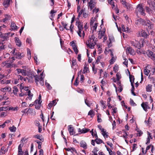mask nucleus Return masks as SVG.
Listing matches in <instances>:
<instances>
[{
	"label": "nucleus",
	"mask_w": 155,
	"mask_h": 155,
	"mask_svg": "<svg viewBox=\"0 0 155 155\" xmlns=\"http://www.w3.org/2000/svg\"><path fill=\"white\" fill-rule=\"evenodd\" d=\"M95 37L94 35L89 36V39L86 43L87 46L91 49L94 48L95 45L96 44V41H95Z\"/></svg>",
	"instance_id": "1"
},
{
	"label": "nucleus",
	"mask_w": 155,
	"mask_h": 155,
	"mask_svg": "<svg viewBox=\"0 0 155 155\" xmlns=\"http://www.w3.org/2000/svg\"><path fill=\"white\" fill-rule=\"evenodd\" d=\"M15 39L16 45L18 47H20L21 45V42L20 40L17 37H15Z\"/></svg>",
	"instance_id": "15"
},
{
	"label": "nucleus",
	"mask_w": 155,
	"mask_h": 155,
	"mask_svg": "<svg viewBox=\"0 0 155 155\" xmlns=\"http://www.w3.org/2000/svg\"><path fill=\"white\" fill-rule=\"evenodd\" d=\"M72 43V46L73 47V49L74 50V51L76 54L78 53V51L77 49L76 45L74 44V43L72 41L71 42V43Z\"/></svg>",
	"instance_id": "12"
},
{
	"label": "nucleus",
	"mask_w": 155,
	"mask_h": 155,
	"mask_svg": "<svg viewBox=\"0 0 155 155\" xmlns=\"http://www.w3.org/2000/svg\"><path fill=\"white\" fill-rule=\"evenodd\" d=\"M9 129L12 132H15L16 130V128L14 126H13L12 127H10L9 128Z\"/></svg>",
	"instance_id": "31"
},
{
	"label": "nucleus",
	"mask_w": 155,
	"mask_h": 155,
	"mask_svg": "<svg viewBox=\"0 0 155 155\" xmlns=\"http://www.w3.org/2000/svg\"><path fill=\"white\" fill-rule=\"evenodd\" d=\"M146 9L147 12H148L149 13H150L151 10L148 7H146Z\"/></svg>",
	"instance_id": "59"
},
{
	"label": "nucleus",
	"mask_w": 155,
	"mask_h": 155,
	"mask_svg": "<svg viewBox=\"0 0 155 155\" xmlns=\"http://www.w3.org/2000/svg\"><path fill=\"white\" fill-rule=\"evenodd\" d=\"M78 77L76 78L75 82L74 83V85L77 86L78 84Z\"/></svg>",
	"instance_id": "44"
},
{
	"label": "nucleus",
	"mask_w": 155,
	"mask_h": 155,
	"mask_svg": "<svg viewBox=\"0 0 155 155\" xmlns=\"http://www.w3.org/2000/svg\"><path fill=\"white\" fill-rule=\"evenodd\" d=\"M154 44H153V47H152V50L153 51L155 52V39H153Z\"/></svg>",
	"instance_id": "57"
},
{
	"label": "nucleus",
	"mask_w": 155,
	"mask_h": 155,
	"mask_svg": "<svg viewBox=\"0 0 155 155\" xmlns=\"http://www.w3.org/2000/svg\"><path fill=\"white\" fill-rule=\"evenodd\" d=\"M56 101L55 100H54L51 102L50 103L48 104V106L49 107L48 109H50L53 106L55 105L56 104Z\"/></svg>",
	"instance_id": "14"
},
{
	"label": "nucleus",
	"mask_w": 155,
	"mask_h": 155,
	"mask_svg": "<svg viewBox=\"0 0 155 155\" xmlns=\"http://www.w3.org/2000/svg\"><path fill=\"white\" fill-rule=\"evenodd\" d=\"M145 21L144 20L140 18L136 21L135 23L137 25H144L146 24Z\"/></svg>",
	"instance_id": "5"
},
{
	"label": "nucleus",
	"mask_w": 155,
	"mask_h": 155,
	"mask_svg": "<svg viewBox=\"0 0 155 155\" xmlns=\"http://www.w3.org/2000/svg\"><path fill=\"white\" fill-rule=\"evenodd\" d=\"M2 66H4L7 65V66L9 67L10 66V65L9 63H8V64L7 63V62H6V61L3 62L2 63Z\"/></svg>",
	"instance_id": "35"
},
{
	"label": "nucleus",
	"mask_w": 155,
	"mask_h": 155,
	"mask_svg": "<svg viewBox=\"0 0 155 155\" xmlns=\"http://www.w3.org/2000/svg\"><path fill=\"white\" fill-rule=\"evenodd\" d=\"M128 61L127 59H125L124 61L123 62V64L126 65L127 67Z\"/></svg>",
	"instance_id": "63"
},
{
	"label": "nucleus",
	"mask_w": 155,
	"mask_h": 155,
	"mask_svg": "<svg viewBox=\"0 0 155 155\" xmlns=\"http://www.w3.org/2000/svg\"><path fill=\"white\" fill-rule=\"evenodd\" d=\"M27 95H28V97H27L26 99L27 100V99H28L29 100H31L33 96V94L31 93L30 90H28Z\"/></svg>",
	"instance_id": "18"
},
{
	"label": "nucleus",
	"mask_w": 155,
	"mask_h": 155,
	"mask_svg": "<svg viewBox=\"0 0 155 155\" xmlns=\"http://www.w3.org/2000/svg\"><path fill=\"white\" fill-rule=\"evenodd\" d=\"M139 34L143 37H145L148 35V34L144 31H142L140 32L139 33Z\"/></svg>",
	"instance_id": "26"
},
{
	"label": "nucleus",
	"mask_w": 155,
	"mask_h": 155,
	"mask_svg": "<svg viewBox=\"0 0 155 155\" xmlns=\"http://www.w3.org/2000/svg\"><path fill=\"white\" fill-rule=\"evenodd\" d=\"M34 77L35 78V82H36L37 85H38V82L39 81H40V84L41 85L43 86L44 85V80L42 77H40L38 76L37 75L34 76Z\"/></svg>",
	"instance_id": "3"
},
{
	"label": "nucleus",
	"mask_w": 155,
	"mask_h": 155,
	"mask_svg": "<svg viewBox=\"0 0 155 155\" xmlns=\"http://www.w3.org/2000/svg\"><path fill=\"white\" fill-rule=\"evenodd\" d=\"M147 104L148 103L146 102L145 103H143L141 104L142 107H143V110L145 111L147 110Z\"/></svg>",
	"instance_id": "19"
},
{
	"label": "nucleus",
	"mask_w": 155,
	"mask_h": 155,
	"mask_svg": "<svg viewBox=\"0 0 155 155\" xmlns=\"http://www.w3.org/2000/svg\"><path fill=\"white\" fill-rule=\"evenodd\" d=\"M130 104L131 105L133 106H135L136 105V104L134 102L133 100L130 99Z\"/></svg>",
	"instance_id": "40"
},
{
	"label": "nucleus",
	"mask_w": 155,
	"mask_h": 155,
	"mask_svg": "<svg viewBox=\"0 0 155 155\" xmlns=\"http://www.w3.org/2000/svg\"><path fill=\"white\" fill-rule=\"evenodd\" d=\"M93 113V111L92 110H91L89 112L88 114L89 115H90L91 117H92L94 116Z\"/></svg>",
	"instance_id": "37"
},
{
	"label": "nucleus",
	"mask_w": 155,
	"mask_h": 155,
	"mask_svg": "<svg viewBox=\"0 0 155 155\" xmlns=\"http://www.w3.org/2000/svg\"><path fill=\"white\" fill-rule=\"evenodd\" d=\"M18 91V89L17 87L16 86H15L13 87V93L15 95H17V92Z\"/></svg>",
	"instance_id": "29"
},
{
	"label": "nucleus",
	"mask_w": 155,
	"mask_h": 155,
	"mask_svg": "<svg viewBox=\"0 0 155 155\" xmlns=\"http://www.w3.org/2000/svg\"><path fill=\"white\" fill-rule=\"evenodd\" d=\"M90 130L87 128H83L82 130L80 128L79 129L78 131L80 132H81L82 134L88 132Z\"/></svg>",
	"instance_id": "16"
},
{
	"label": "nucleus",
	"mask_w": 155,
	"mask_h": 155,
	"mask_svg": "<svg viewBox=\"0 0 155 155\" xmlns=\"http://www.w3.org/2000/svg\"><path fill=\"white\" fill-rule=\"evenodd\" d=\"M150 72V71L146 68L144 70V72L145 74L147 76L148 75Z\"/></svg>",
	"instance_id": "34"
},
{
	"label": "nucleus",
	"mask_w": 155,
	"mask_h": 155,
	"mask_svg": "<svg viewBox=\"0 0 155 155\" xmlns=\"http://www.w3.org/2000/svg\"><path fill=\"white\" fill-rule=\"evenodd\" d=\"M118 66L116 65H115V66L114 67L113 70L115 72H116L118 71Z\"/></svg>",
	"instance_id": "43"
},
{
	"label": "nucleus",
	"mask_w": 155,
	"mask_h": 155,
	"mask_svg": "<svg viewBox=\"0 0 155 155\" xmlns=\"http://www.w3.org/2000/svg\"><path fill=\"white\" fill-rule=\"evenodd\" d=\"M85 104L88 107L90 106V104H89V101H88L87 99H85Z\"/></svg>",
	"instance_id": "58"
},
{
	"label": "nucleus",
	"mask_w": 155,
	"mask_h": 155,
	"mask_svg": "<svg viewBox=\"0 0 155 155\" xmlns=\"http://www.w3.org/2000/svg\"><path fill=\"white\" fill-rule=\"evenodd\" d=\"M115 59L114 58V57H112L111 59L110 60V64H112L114 63L115 62Z\"/></svg>",
	"instance_id": "36"
},
{
	"label": "nucleus",
	"mask_w": 155,
	"mask_h": 155,
	"mask_svg": "<svg viewBox=\"0 0 155 155\" xmlns=\"http://www.w3.org/2000/svg\"><path fill=\"white\" fill-rule=\"evenodd\" d=\"M10 34V33H5L3 34V35L2 38L4 39L3 41L4 40H7V39L8 38V35H9Z\"/></svg>",
	"instance_id": "23"
},
{
	"label": "nucleus",
	"mask_w": 155,
	"mask_h": 155,
	"mask_svg": "<svg viewBox=\"0 0 155 155\" xmlns=\"http://www.w3.org/2000/svg\"><path fill=\"white\" fill-rule=\"evenodd\" d=\"M122 4L123 5H124L125 7H126L127 9H129L130 8V5L127 3L125 1L123 2Z\"/></svg>",
	"instance_id": "21"
},
{
	"label": "nucleus",
	"mask_w": 155,
	"mask_h": 155,
	"mask_svg": "<svg viewBox=\"0 0 155 155\" xmlns=\"http://www.w3.org/2000/svg\"><path fill=\"white\" fill-rule=\"evenodd\" d=\"M76 60L75 59L73 58L72 61V65L74 66L76 64Z\"/></svg>",
	"instance_id": "48"
},
{
	"label": "nucleus",
	"mask_w": 155,
	"mask_h": 155,
	"mask_svg": "<svg viewBox=\"0 0 155 155\" xmlns=\"http://www.w3.org/2000/svg\"><path fill=\"white\" fill-rule=\"evenodd\" d=\"M131 44L132 45L134 46L136 48L140 49L141 48V45L140 43L136 40L131 41Z\"/></svg>",
	"instance_id": "6"
},
{
	"label": "nucleus",
	"mask_w": 155,
	"mask_h": 155,
	"mask_svg": "<svg viewBox=\"0 0 155 155\" xmlns=\"http://www.w3.org/2000/svg\"><path fill=\"white\" fill-rule=\"evenodd\" d=\"M41 104H37L35 105V108L37 109H39L40 107Z\"/></svg>",
	"instance_id": "62"
},
{
	"label": "nucleus",
	"mask_w": 155,
	"mask_h": 155,
	"mask_svg": "<svg viewBox=\"0 0 155 155\" xmlns=\"http://www.w3.org/2000/svg\"><path fill=\"white\" fill-rule=\"evenodd\" d=\"M61 24H62V25L64 27V28L67 30H69V29H67L66 28V26L67 25V24L64 23V22H61Z\"/></svg>",
	"instance_id": "45"
},
{
	"label": "nucleus",
	"mask_w": 155,
	"mask_h": 155,
	"mask_svg": "<svg viewBox=\"0 0 155 155\" xmlns=\"http://www.w3.org/2000/svg\"><path fill=\"white\" fill-rule=\"evenodd\" d=\"M23 146V145L21 144H20L18 146V151H21L22 150V147Z\"/></svg>",
	"instance_id": "51"
},
{
	"label": "nucleus",
	"mask_w": 155,
	"mask_h": 155,
	"mask_svg": "<svg viewBox=\"0 0 155 155\" xmlns=\"http://www.w3.org/2000/svg\"><path fill=\"white\" fill-rule=\"evenodd\" d=\"M0 44L2 45V46H0V51H1L2 50L5 49L6 48V46L5 45H3V41L0 42Z\"/></svg>",
	"instance_id": "24"
},
{
	"label": "nucleus",
	"mask_w": 155,
	"mask_h": 155,
	"mask_svg": "<svg viewBox=\"0 0 155 155\" xmlns=\"http://www.w3.org/2000/svg\"><path fill=\"white\" fill-rule=\"evenodd\" d=\"M10 0H4L3 5L5 6H8L9 4Z\"/></svg>",
	"instance_id": "27"
},
{
	"label": "nucleus",
	"mask_w": 155,
	"mask_h": 155,
	"mask_svg": "<svg viewBox=\"0 0 155 155\" xmlns=\"http://www.w3.org/2000/svg\"><path fill=\"white\" fill-rule=\"evenodd\" d=\"M27 54H28V58L29 59H30L31 58V51L29 50H28L27 51Z\"/></svg>",
	"instance_id": "39"
},
{
	"label": "nucleus",
	"mask_w": 155,
	"mask_h": 155,
	"mask_svg": "<svg viewBox=\"0 0 155 155\" xmlns=\"http://www.w3.org/2000/svg\"><path fill=\"white\" fill-rule=\"evenodd\" d=\"M84 80V77L83 75H81V76L80 81L81 83L83 82Z\"/></svg>",
	"instance_id": "52"
},
{
	"label": "nucleus",
	"mask_w": 155,
	"mask_h": 155,
	"mask_svg": "<svg viewBox=\"0 0 155 155\" xmlns=\"http://www.w3.org/2000/svg\"><path fill=\"white\" fill-rule=\"evenodd\" d=\"M80 146L84 149H86L87 148V145L86 143L83 140L81 141L80 142Z\"/></svg>",
	"instance_id": "8"
},
{
	"label": "nucleus",
	"mask_w": 155,
	"mask_h": 155,
	"mask_svg": "<svg viewBox=\"0 0 155 155\" xmlns=\"http://www.w3.org/2000/svg\"><path fill=\"white\" fill-rule=\"evenodd\" d=\"M152 85L148 84L146 86V91L147 92H151L152 91Z\"/></svg>",
	"instance_id": "22"
},
{
	"label": "nucleus",
	"mask_w": 155,
	"mask_h": 155,
	"mask_svg": "<svg viewBox=\"0 0 155 155\" xmlns=\"http://www.w3.org/2000/svg\"><path fill=\"white\" fill-rule=\"evenodd\" d=\"M151 5L153 9L155 10V2H152Z\"/></svg>",
	"instance_id": "64"
},
{
	"label": "nucleus",
	"mask_w": 155,
	"mask_h": 155,
	"mask_svg": "<svg viewBox=\"0 0 155 155\" xmlns=\"http://www.w3.org/2000/svg\"><path fill=\"white\" fill-rule=\"evenodd\" d=\"M97 24H98V23L97 22L95 23L94 25V26H93V27L94 30H96V29L97 28Z\"/></svg>",
	"instance_id": "60"
},
{
	"label": "nucleus",
	"mask_w": 155,
	"mask_h": 155,
	"mask_svg": "<svg viewBox=\"0 0 155 155\" xmlns=\"http://www.w3.org/2000/svg\"><path fill=\"white\" fill-rule=\"evenodd\" d=\"M135 13L137 16L138 17V14H140L144 16L146 14L145 12V10L143 8L142 4H138L136 9Z\"/></svg>",
	"instance_id": "2"
},
{
	"label": "nucleus",
	"mask_w": 155,
	"mask_h": 155,
	"mask_svg": "<svg viewBox=\"0 0 155 155\" xmlns=\"http://www.w3.org/2000/svg\"><path fill=\"white\" fill-rule=\"evenodd\" d=\"M98 150H99V149H98V148H97L96 147H95L94 149L93 152H94V153H97V152L98 151Z\"/></svg>",
	"instance_id": "53"
},
{
	"label": "nucleus",
	"mask_w": 155,
	"mask_h": 155,
	"mask_svg": "<svg viewBox=\"0 0 155 155\" xmlns=\"http://www.w3.org/2000/svg\"><path fill=\"white\" fill-rule=\"evenodd\" d=\"M23 75L26 76L27 75V72L24 69H22L21 73Z\"/></svg>",
	"instance_id": "42"
},
{
	"label": "nucleus",
	"mask_w": 155,
	"mask_h": 155,
	"mask_svg": "<svg viewBox=\"0 0 155 155\" xmlns=\"http://www.w3.org/2000/svg\"><path fill=\"white\" fill-rule=\"evenodd\" d=\"M129 78L130 81L131 82V81H133V84H134V76L130 74L129 75Z\"/></svg>",
	"instance_id": "33"
},
{
	"label": "nucleus",
	"mask_w": 155,
	"mask_h": 155,
	"mask_svg": "<svg viewBox=\"0 0 155 155\" xmlns=\"http://www.w3.org/2000/svg\"><path fill=\"white\" fill-rule=\"evenodd\" d=\"M147 54L148 57L152 59L155 62V54L150 50H148Z\"/></svg>",
	"instance_id": "4"
},
{
	"label": "nucleus",
	"mask_w": 155,
	"mask_h": 155,
	"mask_svg": "<svg viewBox=\"0 0 155 155\" xmlns=\"http://www.w3.org/2000/svg\"><path fill=\"white\" fill-rule=\"evenodd\" d=\"M117 79V81H119L121 78V76L119 73H117L116 74Z\"/></svg>",
	"instance_id": "46"
},
{
	"label": "nucleus",
	"mask_w": 155,
	"mask_h": 155,
	"mask_svg": "<svg viewBox=\"0 0 155 155\" xmlns=\"http://www.w3.org/2000/svg\"><path fill=\"white\" fill-rule=\"evenodd\" d=\"M5 20H9L11 18L10 16L8 15H5Z\"/></svg>",
	"instance_id": "50"
},
{
	"label": "nucleus",
	"mask_w": 155,
	"mask_h": 155,
	"mask_svg": "<svg viewBox=\"0 0 155 155\" xmlns=\"http://www.w3.org/2000/svg\"><path fill=\"white\" fill-rule=\"evenodd\" d=\"M105 34V31H99V33L98 34V38L101 39L102 37L104 36Z\"/></svg>",
	"instance_id": "17"
},
{
	"label": "nucleus",
	"mask_w": 155,
	"mask_h": 155,
	"mask_svg": "<svg viewBox=\"0 0 155 155\" xmlns=\"http://www.w3.org/2000/svg\"><path fill=\"white\" fill-rule=\"evenodd\" d=\"M35 103L36 104H41V102L40 101V100H36L35 101Z\"/></svg>",
	"instance_id": "61"
},
{
	"label": "nucleus",
	"mask_w": 155,
	"mask_h": 155,
	"mask_svg": "<svg viewBox=\"0 0 155 155\" xmlns=\"http://www.w3.org/2000/svg\"><path fill=\"white\" fill-rule=\"evenodd\" d=\"M145 24L144 25H147L148 27V28L150 29L151 28L152 25L151 24V22L149 20H147L146 21H145Z\"/></svg>",
	"instance_id": "13"
},
{
	"label": "nucleus",
	"mask_w": 155,
	"mask_h": 155,
	"mask_svg": "<svg viewBox=\"0 0 155 155\" xmlns=\"http://www.w3.org/2000/svg\"><path fill=\"white\" fill-rule=\"evenodd\" d=\"M24 81H28L29 82H32V80H30V79H29L28 78H23V79Z\"/></svg>",
	"instance_id": "41"
},
{
	"label": "nucleus",
	"mask_w": 155,
	"mask_h": 155,
	"mask_svg": "<svg viewBox=\"0 0 155 155\" xmlns=\"http://www.w3.org/2000/svg\"><path fill=\"white\" fill-rule=\"evenodd\" d=\"M102 134L104 136V137H106V138H107L108 135L107 134V133L106 132V131H104V130H103V131H102Z\"/></svg>",
	"instance_id": "32"
},
{
	"label": "nucleus",
	"mask_w": 155,
	"mask_h": 155,
	"mask_svg": "<svg viewBox=\"0 0 155 155\" xmlns=\"http://www.w3.org/2000/svg\"><path fill=\"white\" fill-rule=\"evenodd\" d=\"M131 85L132 87V88L131 89V93L134 96H135L136 95L135 93V92L134 91V84H133V81H131Z\"/></svg>",
	"instance_id": "25"
},
{
	"label": "nucleus",
	"mask_w": 155,
	"mask_h": 155,
	"mask_svg": "<svg viewBox=\"0 0 155 155\" xmlns=\"http://www.w3.org/2000/svg\"><path fill=\"white\" fill-rule=\"evenodd\" d=\"M109 39L110 41V42L108 45V46L109 47H110L112 46L111 43H112V41H113V39H114V38L113 37H112V39H111L110 38H109Z\"/></svg>",
	"instance_id": "38"
},
{
	"label": "nucleus",
	"mask_w": 155,
	"mask_h": 155,
	"mask_svg": "<svg viewBox=\"0 0 155 155\" xmlns=\"http://www.w3.org/2000/svg\"><path fill=\"white\" fill-rule=\"evenodd\" d=\"M45 85L47 87V88L48 89L51 90V89L52 87L51 86L50 84H49L46 82Z\"/></svg>",
	"instance_id": "47"
},
{
	"label": "nucleus",
	"mask_w": 155,
	"mask_h": 155,
	"mask_svg": "<svg viewBox=\"0 0 155 155\" xmlns=\"http://www.w3.org/2000/svg\"><path fill=\"white\" fill-rule=\"evenodd\" d=\"M34 137L35 138L38 139L39 140L41 137V136L40 135H38V134L35 135V136H34Z\"/></svg>",
	"instance_id": "55"
},
{
	"label": "nucleus",
	"mask_w": 155,
	"mask_h": 155,
	"mask_svg": "<svg viewBox=\"0 0 155 155\" xmlns=\"http://www.w3.org/2000/svg\"><path fill=\"white\" fill-rule=\"evenodd\" d=\"M95 142L97 144H100L102 143H103V141L100 138H97V139H95Z\"/></svg>",
	"instance_id": "28"
},
{
	"label": "nucleus",
	"mask_w": 155,
	"mask_h": 155,
	"mask_svg": "<svg viewBox=\"0 0 155 155\" xmlns=\"http://www.w3.org/2000/svg\"><path fill=\"white\" fill-rule=\"evenodd\" d=\"M96 20L95 19V18H92V19L91 20V22H90V24L91 25H93V24L94 22V21Z\"/></svg>",
	"instance_id": "56"
},
{
	"label": "nucleus",
	"mask_w": 155,
	"mask_h": 155,
	"mask_svg": "<svg viewBox=\"0 0 155 155\" xmlns=\"http://www.w3.org/2000/svg\"><path fill=\"white\" fill-rule=\"evenodd\" d=\"M68 130L70 135H73L74 134L75 132L74 130V129L72 127V125H70L68 126Z\"/></svg>",
	"instance_id": "9"
},
{
	"label": "nucleus",
	"mask_w": 155,
	"mask_h": 155,
	"mask_svg": "<svg viewBox=\"0 0 155 155\" xmlns=\"http://www.w3.org/2000/svg\"><path fill=\"white\" fill-rule=\"evenodd\" d=\"M11 27L12 29L13 30H16L18 28V27H17L14 22L12 21L11 22Z\"/></svg>",
	"instance_id": "11"
},
{
	"label": "nucleus",
	"mask_w": 155,
	"mask_h": 155,
	"mask_svg": "<svg viewBox=\"0 0 155 155\" xmlns=\"http://www.w3.org/2000/svg\"><path fill=\"white\" fill-rule=\"evenodd\" d=\"M147 135H148L147 137H149L150 139H152L153 137L152 136L151 133H150L148 131L147 132Z\"/></svg>",
	"instance_id": "49"
},
{
	"label": "nucleus",
	"mask_w": 155,
	"mask_h": 155,
	"mask_svg": "<svg viewBox=\"0 0 155 155\" xmlns=\"http://www.w3.org/2000/svg\"><path fill=\"white\" fill-rule=\"evenodd\" d=\"M126 51L127 53H128L132 55H133L135 53L134 50L131 47H129L127 48V49H126Z\"/></svg>",
	"instance_id": "10"
},
{
	"label": "nucleus",
	"mask_w": 155,
	"mask_h": 155,
	"mask_svg": "<svg viewBox=\"0 0 155 155\" xmlns=\"http://www.w3.org/2000/svg\"><path fill=\"white\" fill-rule=\"evenodd\" d=\"M83 25L81 23L79 22L78 26L79 31L78 32V33L80 37H81L82 36L81 35V32L83 28Z\"/></svg>",
	"instance_id": "7"
},
{
	"label": "nucleus",
	"mask_w": 155,
	"mask_h": 155,
	"mask_svg": "<svg viewBox=\"0 0 155 155\" xmlns=\"http://www.w3.org/2000/svg\"><path fill=\"white\" fill-rule=\"evenodd\" d=\"M1 91H10L11 90V88L9 87H6L2 88L1 89Z\"/></svg>",
	"instance_id": "20"
},
{
	"label": "nucleus",
	"mask_w": 155,
	"mask_h": 155,
	"mask_svg": "<svg viewBox=\"0 0 155 155\" xmlns=\"http://www.w3.org/2000/svg\"><path fill=\"white\" fill-rule=\"evenodd\" d=\"M16 55L17 56V58L18 59H20L21 58H22L24 56V54L22 53V54L20 53H18L17 54V55Z\"/></svg>",
	"instance_id": "30"
},
{
	"label": "nucleus",
	"mask_w": 155,
	"mask_h": 155,
	"mask_svg": "<svg viewBox=\"0 0 155 155\" xmlns=\"http://www.w3.org/2000/svg\"><path fill=\"white\" fill-rule=\"evenodd\" d=\"M6 80L0 79V83L2 84H5Z\"/></svg>",
	"instance_id": "54"
}]
</instances>
